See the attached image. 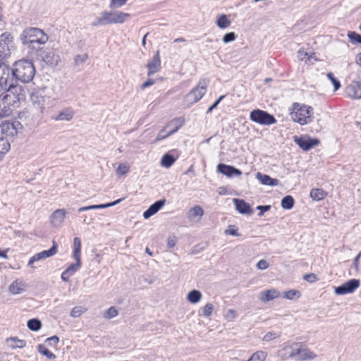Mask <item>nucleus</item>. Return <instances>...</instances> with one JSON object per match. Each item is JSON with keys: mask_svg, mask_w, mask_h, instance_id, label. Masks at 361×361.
<instances>
[{"mask_svg": "<svg viewBox=\"0 0 361 361\" xmlns=\"http://www.w3.org/2000/svg\"><path fill=\"white\" fill-rule=\"evenodd\" d=\"M207 85L208 82L206 80H200L197 85L186 94L185 101L192 104L200 100L207 92Z\"/></svg>", "mask_w": 361, "mask_h": 361, "instance_id": "0eeeda50", "label": "nucleus"}, {"mask_svg": "<svg viewBox=\"0 0 361 361\" xmlns=\"http://www.w3.org/2000/svg\"><path fill=\"white\" fill-rule=\"evenodd\" d=\"M11 145L8 138H0V156L6 154L10 149Z\"/></svg>", "mask_w": 361, "mask_h": 361, "instance_id": "c9c22d12", "label": "nucleus"}, {"mask_svg": "<svg viewBox=\"0 0 361 361\" xmlns=\"http://www.w3.org/2000/svg\"><path fill=\"white\" fill-rule=\"evenodd\" d=\"M360 285V280L353 279L345 282L342 285L336 287L334 293L338 295L353 293Z\"/></svg>", "mask_w": 361, "mask_h": 361, "instance_id": "f8f14e48", "label": "nucleus"}, {"mask_svg": "<svg viewBox=\"0 0 361 361\" xmlns=\"http://www.w3.org/2000/svg\"><path fill=\"white\" fill-rule=\"evenodd\" d=\"M177 243V238L175 235L169 236L167 239V246L172 248L176 246Z\"/></svg>", "mask_w": 361, "mask_h": 361, "instance_id": "bf43d9fd", "label": "nucleus"}, {"mask_svg": "<svg viewBox=\"0 0 361 361\" xmlns=\"http://www.w3.org/2000/svg\"><path fill=\"white\" fill-rule=\"evenodd\" d=\"M166 200L162 199L159 200L158 201H156L154 203H153L152 205L149 207V208L144 212L143 213V217L145 219H149L152 216L154 215L156 213H157L165 204Z\"/></svg>", "mask_w": 361, "mask_h": 361, "instance_id": "aec40b11", "label": "nucleus"}, {"mask_svg": "<svg viewBox=\"0 0 361 361\" xmlns=\"http://www.w3.org/2000/svg\"><path fill=\"white\" fill-rule=\"evenodd\" d=\"M225 317L228 320H233L236 317L235 311L233 310H228L225 314Z\"/></svg>", "mask_w": 361, "mask_h": 361, "instance_id": "680f3d73", "label": "nucleus"}, {"mask_svg": "<svg viewBox=\"0 0 361 361\" xmlns=\"http://www.w3.org/2000/svg\"><path fill=\"white\" fill-rule=\"evenodd\" d=\"M269 266V263L265 259H260L257 264V269L260 270H264L267 269Z\"/></svg>", "mask_w": 361, "mask_h": 361, "instance_id": "4d7b16f0", "label": "nucleus"}, {"mask_svg": "<svg viewBox=\"0 0 361 361\" xmlns=\"http://www.w3.org/2000/svg\"><path fill=\"white\" fill-rule=\"evenodd\" d=\"M7 96L4 97L3 98H0V116L1 117H6L8 116L12 111L8 105L7 101Z\"/></svg>", "mask_w": 361, "mask_h": 361, "instance_id": "c85d7f7f", "label": "nucleus"}, {"mask_svg": "<svg viewBox=\"0 0 361 361\" xmlns=\"http://www.w3.org/2000/svg\"><path fill=\"white\" fill-rule=\"evenodd\" d=\"M348 36L352 43L361 44V35L355 32H349Z\"/></svg>", "mask_w": 361, "mask_h": 361, "instance_id": "a18cd8bd", "label": "nucleus"}, {"mask_svg": "<svg viewBox=\"0 0 361 361\" xmlns=\"http://www.w3.org/2000/svg\"><path fill=\"white\" fill-rule=\"evenodd\" d=\"M147 75L151 76L161 70V58L159 51L157 50L152 59L147 64Z\"/></svg>", "mask_w": 361, "mask_h": 361, "instance_id": "dca6fc26", "label": "nucleus"}, {"mask_svg": "<svg viewBox=\"0 0 361 361\" xmlns=\"http://www.w3.org/2000/svg\"><path fill=\"white\" fill-rule=\"evenodd\" d=\"M316 357L317 355L314 352L310 349L302 348L301 345L296 359L300 361H304L307 360H313L316 358Z\"/></svg>", "mask_w": 361, "mask_h": 361, "instance_id": "a878e982", "label": "nucleus"}, {"mask_svg": "<svg viewBox=\"0 0 361 361\" xmlns=\"http://www.w3.org/2000/svg\"><path fill=\"white\" fill-rule=\"evenodd\" d=\"M312 111L313 109L311 106L294 103L293 111L290 113L291 118L300 125L310 123L312 121L311 116Z\"/></svg>", "mask_w": 361, "mask_h": 361, "instance_id": "7ed1b4c3", "label": "nucleus"}, {"mask_svg": "<svg viewBox=\"0 0 361 361\" xmlns=\"http://www.w3.org/2000/svg\"><path fill=\"white\" fill-rule=\"evenodd\" d=\"M225 233L226 235H231L233 236H239L240 235V234L238 232V229L233 225H230L228 226V229H226L225 231Z\"/></svg>", "mask_w": 361, "mask_h": 361, "instance_id": "5fc2aeb1", "label": "nucleus"}, {"mask_svg": "<svg viewBox=\"0 0 361 361\" xmlns=\"http://www.w3.org/2000/svg\"><path fill=\"white\" fill-rule=\"evenodd\" d=\"M278 336H279V335H277L275 333L268 332V333H267L264 335V336L263 338V341H270L277 338Z\"/></svg>", "mask_w": 361, "mask_h": 361, "instance_id": "052dcab7", "label": "nucleus"}, {"mask_svg": "<svg viewBox=\"0 0 361 361\" xmlns=\"http://www.w3.org/2000/svg\"><path fill=\"white\" fill-rule=\"evenodd\" d=\"M49 39L48 35L38 27H29L23 30L20 40L23 46L32 51H38Z\"/></svg>", "mask_w": 361, "mask_h": 361, "instance_id": "f257e3e1", "label": "nucleus"}, {"mask_svg": "<svg viewBox=\"0 0 361 361\" xmlns=\"http://www.w3.org/2000/svg\"><path fill=\"white\" fill-rule=\"evenodd\" d=\"M37 58L46 64L56 66L60 61V56L53 49H46L39 51Z\"/></svg>", "mask_w": 361, "mask_h": 361, "instance_id": "9d476101", "label": "nucleus"}, {"mask_svg": "<svg viewBox=\"0 0 361 361\" xmlns=\"http://www.w3.org/2000/svg\"><path fill=\"white\" fill-rule=\"evenodd\" d=\"M13 73V68H9L5 63L0 65V86L4 90L10 92L18 87L14 83Z\"/></svg>", "mask_w": 361, "mask_h": 361, "instance_id": "39448f33", "label": "nucleus"}, {"mask_svg": "<svg viewBox=\"0 0 361 361\" xmlns=\"http://www.w3.org/2000/svg\"><path fill=\"white\" fill-rule=\"evenodd\" d=\"M250 118L253 122L264 126H270L277 122L273 115L261 109H255L252 111L250 112Z\"/></svg>", "mask_w": 361, "mask_h": 361, "instance_id": "6e6552de", "label": "nucleus"}, {"mask_svg": "<svg viewBox=\"0 0 361 361\" xmlns=\"http://www.w3.org/2000/svg\"><path fill=\"white\" fill-rule=\"evenodd\" d=\"M233 202L235 206L236 210L242 214H249L252 213L250 206L243 200L233 199Z\"/></svg>", "mask_w": 361, "mask_h": 361, "instance_id": "412c9836", "label": "nucleus"}, {"mask_svg": "<svg viewBox=\"0 0 361 361\" xmlns=\"http://www.w3.org/2000/svg\"><path fill=\"white\" fill-rule=\"evenodd\" d=\"M124 199H125V197H122V198H120V199H118L114 202H112L97 204V209H105V208L115 206V205L118 204V203H120L121 201H123Z\"/></svg>", "mask_w": 361, "mask_h": 361, "instance_id": "8fccbe9b", "label": "nucleus"}, {"mask_svg": "<svg viewBox=\"0 0 361 361\" xmlns=\"http://www.w3.org/2000/svg\"><path fill=\"white\" fill-rule=\"evenodd\" d=\"M294 142L303 150L308 151L314 147L318 145L319 141L317 139L310 137H294Z\"/></svg>", "mask_w": 361, "mask_h": 361, "instance_id": "2eb2a0df", "label": "nucleus"}, {"mask_svg": "<svg viewBox=\"0 0 361 361\" xmlns=\"http://www.w3.org/2000/svg\"><path fill=\"white\" fill-rule=\"evenodd\" d=\"M348 95L353 99H361V82L352 81L346 88Z\"/></svg>", "mask_w": 361, "mask_h": 361, "instance_id": "6ab92c4d", "label": "nucleus"}, {"mask_svg": "<svg viewBox=\"0 0 361 361\" xmlns=\"http://www.w3.org/2000/svg\"><path fill=\"white\" fill-rule=\"evenodd\" d=\"M295 204L294 198L290 195L285 196L281 202L282 208L285 209H290L293 207Z\"/></svg>", "mask_w": 361, "mask_h": 361, "instance_id": "f704fd0d", "label": "nucleus"}, {"mask_svg": "<svg viewBox=\"0 0 361 361\" xmlns=\"http://www.w3.org/2000/svg\"><path fill=\"white\" fill-rule=\"evenodd\" d=\"M214 311V305L212 303H207L202 307V315L205 317H209L212 314Z\"/></svg>", "mask_w": 361, "mask_h": 361, "instance_id": "37998d69", "label": "nucleus"}, {"mask_svg": "<svg viewBox=\"0 0 361 361\" xmlns=\"http://www.w3.org/2000/svg\"><path fill=\"white\" fill-rule=\"evenodd\" d=\"M46 341L48 342L50 345L53 343L54 345H56L59 342V338L56 336H53L48 338Z\"/></svg>", "mask_w": 361, "mask_h": 361, "instance_id": "69168bd1", "label": "nucleus"}, {"mask_svg": "<svg viewBox=\"0 0 361 361\" xmlns=\"http://www.w3.org/2000/svg\"><path fill=\"white\" fill-rule=\"evenodd\" d=\"M25 285L22 281H14L8 288V290L13 295H17L25 290Z\"/></svg>", "mask_w": 361, "mask_h": 361, "instance_id": "cd10ccee", "label": "nucleus"}, {"mask_svg": "<svg viewBox=\"0 0 361 361\" xmlns=\"http://www.w3.org/2000/svg\"><path fill=\"white\" fill-rule=\"evenodd\" d=\"M27 326L29 329L37 331L42 327V323L38 319H31L27 321Z\"/></svg>", "mask_w": 361, "mask_h": 361, "instance_id": "4c0bfd02", "label": "nucleus"}, {"mask_svg": "<svg viewBox=\"0 0 361 361\" xmlns=\"http://www.w3.org/2000/svg\"><path fill=\"white\" fill-rule=\"evenodd\" d=\"M12 36L10 33L4 32L0 35V50L8 53L9 44L12 42Z\"/></svg>", "mask_w": 361, "mask_h": 361, "instance_id": "bb28decb", "label": "nucleus"}, {"mask_svg": "<svg viewBox=\"0 0 361 361\" xmlns=\"http://www.w3.org/2000/svg\"><path fill=\"white\" fill-rule=\"evenodd\" d=\"M81 240L78 237L73 238V257L76 261V263L71 264L66 270L65 274L67 276L73 275L81 267Z\"/></svg>", "mask_w": 361, "mask_h": 361, "instance_id": "423d86ee", "label": "nucleus"}, {"mask_svg": "<svg viewBox=\"0 0 361 361\" xmlns=\"http://www.w3.org/2000/svg\"><path fill=\"white\" fill-rule=\"evenodd\" d=\"M217 171L228 178H232L235 176H240L242 174L241 171L238 169L225 164H219Z\"/></svg>", "mask_w": 361, "mask_h": 361, "instance_id": "f3484780", "label": "nucleus"}, {"mask_svg": "<svg viewBox=\"0 0 361 361\" xmlns=\"http://www.w3.org/2000/svg\"><path fill=\"white\" fill-rule=\"evenodd\" d=\"M154 83H155V81L153 79H148L141 85L140 87L142 90H144L147 87H149L153 85Z\"/></svg>", "mask_w": 361, "mask_h": 361, "instance_id": "0e129e2a", "label": "nucleus"}, {"mask_svg": "<svg viewBox=\"0 0 361 361\" xmlns=\"http://www.w3.org/2000/svg\"><path fill=\"white\" fill-rule=\"evenodd\" d=\"M310 195L312 200L320 201L327 196V192L322 188H313L311 190Z\"/></svg>", "mask_w": 361, "mask_h": 361, "instance_id": "c756f323", "label": "nucleus"}, {"mask_svg": "<svg viewBox=\"0 0 361 361\" xmlns=\"http://www.w3.org/2000/svg\"><path fill=\"white\" fill-rule=\"evenodd\" d=\"M74 116L73 110L70 108H66L61 110L56 116L53 117V119L55 121H70Z\"/></svg>", "mask_w": 361, "mask_h": 361, "instance_id": "393cba45", "label": "nucleus"}, {"mask_svg": "<svg viewBox=\"0 0 361 361\" xmlns=\"http://www.w3.org/2000/svg\"><path fill=\"white\" fill-rule=\"evenodd\" d=\"M88 59V55L87 54L77 55L75 57V63L77 66L84 63Z\"/></svg>", "mask_w": 361, "mask_h": 361, "instance_id": "3c124183", "label": "nucleus"}, {"mask_svg": "<svg viewBox=\"0 0 361 361\" xmlns=\"http://www.w3.org/2000/svg\"><path fill=\"white\" fill-rule=\"evenodd\" d=\"M46 87H42L39 90L33 91L30 94V101L32 105L39 111L40 113H43L45 109V105L49 97L44 94V92Z\"/></svg>", "mask_w": 361, "mask_h": 361, "instance_id": "1a4fd4ad", "label": "nucleus"}, {"mask_svg": "<svg viewBox=\"0 0 361 361\" xmlns=\"http://www.w3.org/2000/svg\"><path fill=\"white\" fill-rule=\"evenodd\" d=\"M204 215V210L200 206H195L188 212V218L194 220L195 217H202Z\"/></svg>", "mask_w": 361, "mask_h": 361, "instance_id": "473e14b6", "label": "nucleus"}, {"mask_svg": "<svg viewBox=\"0 0 361 361\" xmlns=\"http://www.w3.org/2000/svg\"><path fill=\"white\" fill-rule=\"evenodd\" d=\"M128 0H111L110 7L112 8H118L126 4Z\"/></svg>", "mask_w": 361, "mask_h": 361, "instance_id": "864d4df0", "label": "nucleus"}, {"mask_svg": "<svg viewBox=\"0 0 361 361\" xmlns=\"http://www.w3.org/2000/svg\"><path fill=\"white\" fill-rule=\"evenodd\" d=\"M279 297H280V292L276 288H272L262 292L260 293L259 299L262 302H267L278 298Z\"/></svg>", "mask_w": 361, "mask_h": 361, "instance_id": "5701e85b", "label": "nucleus"}, {"mask_svg": "<svg viewBox=\"0 0 361 361\" xmlns=\"http://www.w3.org/2000/svg\"><path fill=\"white\" fill-rule=\"evenodd\" d=\"M303 279L310 283H315L316 281H318V278H317V275L314 273L305 274L303 276Z\"/></svg>", "mask_w": 361, "mask_h": 361, "instance_id": "603ef678", "label": "nucleus"}, {"mask_svg": "<svg viewBox=\"0 0 361 361\" xmlns=\"http://www.w3.org/2000/svg\"><path fill=\"white\" fill-rule=\"evenodd\" d=\"M14 83L20 81L23 83L30 82L35 75V68L33 63L28 59H21L16 61L13 67Z\"/></svg>", "mask_w": 361, "mask_h": 361, "instance_id": "f03ea898", "label": "nucleus"}, {"mask_svg": "<svg viewBox=\"0 0 361 361\" xmlns=\"http://www.w3.org/2000/svg\"><path fill=\"white\" fill-rule=\"evenodd\" d=\"M57 244L55 241L53 242V245L48 250H44L34 255L29 260L28 265L32 266L35 262L44 259L51 256H54L57 252Z\"/></svg>", "mask_w": 361, "mask_h": 361, "instance_id": "4468645a", "label": "nucleus"}, {"mask_svg": "<svg viewBox=\"0 0 361 361\" xmlns=\"http://www.w3.org/2000/svg\"><path fill=\"white\" fill-rule=\"evenodd\" d=\"M20 126H21L20 123L16 121L14 122L5 121L2 123L1 125V131L5 136L4 138L8 137H13L17 135L18 128Z\"/></svg>", "mask_w": 361, "mask_h": 361, "instance_id": "ddd939ff", "label": "nucleus"}, {"mask_svg": "<svg viewBox=\"0 0 361 361\" xmlns=\"http://www.w3.org/2000/svg\"><path fill=\"white\" fill-rule=\"evenodd\" d=\"M301 296V293L297 290H289L283 293V298L288 300L298 299Z\"/></svg>", "mask_w": 361, "mask_h": 361, "instance_id": "e433bc0d", "label": "nucleus"}, {"mask_svg": "<svg viewBox=\"0 0 361 361\" xmlns=\"http://www.w3.org/2000/svg\"><path fill=\"white\" fill-rule=\"evenodd\" d=\"M175 161L176 158L173 155L167 153L162 157L161 165L165 168H169L175 163Z\"/></svg>", "mask_w": 361, "mask_h": 361, "instance_id": "72a5a7b5", "label": "nucleus"}, {"mask_svg": "<svg viewBox=\"0 0 361 361\" xmlns=\"http://www.w3.org/2000/svg\"><path fill=\"white\" fill-rule=\"evenodd\" d=\"M300 345V343H286L283 347L279 350L278 356L282 360H287L289 357L296 358Z\"/></svg>", "mask_w": 361, "mask_h": 361, "instance_id": "9b49d317", "label": "nucleus"}, {"mask_svg": "<svg viewBox=\"0 0 361 361\" xmlns=\"http://www.w3.org/2000/svg\"><path fill=\"white\" fill-rule=\"evenodd\" d=\"M267 353L264 351L259 350L253 353L249 358L251 361H264Z\"/></svg>", "mask_w": 361, "mask_h": 361, "instance_id": "ea45409f", "label": "nucleus"}, {"mask_svg": "<svg viewBox=\"0 0 361 361\" xmlns=\"http://www.w3.org/2000/svg\"><path fill=\"white\" fill-rule=\"evenodd\" d=\"M236 37L237 35H235V33L233 32H231L225 34L224 36L223 37L222 40L225 44H227L233 42L236 39Z\"/></svg>", "mask_w": 361, "mask_h": 361, "instance_id": "de8ad7c7", "label": "nucleus"}, {"mask_svg": "<svg viewBox=\"0 0 361 361\" xmlns=\"http://www.w3.org/2000/svg\"><path fill=\"white\" fill-rule=\"evenodd\" d=\"M66 215V212L64 209H58L55 210L50 216V221L53 226L59 228L61 227Z\"/></svg>", "mask_w": 361, "mask_h": 361, "instance_id": "a211bd4d", "label": "nucleus"}, {"mask_svg": "<svg viewBox=\"0 0 361 361\" xmlns=\"http://www.w3.org/2000/svg\"><path fill=\"white\" fill-rule=\"evenodd\" d=\"M256 178L263 185L276 186L279 183V180L276 178H272L267 174H263L260 172L256 173Z\"/></svg>", "mask_w": 361, "mask_h": 361, "instance_id": "b1692460", "label": "nucleus"}, {"mask_svg": "<svg viewBox=\"0 0 361 361\" xmlns=\"http://www.w3.org/2000/svg\"><path fill=\"white\" fill-rule=\"evenodd\" d=\"M327 78L331 80L334 85V91L338 90L341 87L340 81L334 77L333 73H328L326 74Z\"/></svg>", "mask_w": 361, "mask_h": 361, "instance_id": "c03bdc74", "label": "nucleus"}, {"mask_svg": "<svg viewBox=\"0 0 361 361\" xmlns=\"http://www.w3.org/2000/svg\"><path fill=\"white\" fill-rule=\"evenodd\" d=\"M130 171V166L127 164H120L116 170V175L121 176L128 173Z\"/></svg>", "mask_w": 361, "mask_h": 361, "instance_id": "a19ab883", "label": "nucleus"}, {"mask_svg": "<svg viewBox=\"0 0 361 361\" xmlns=\"http://www.w3.org/2000/svg\"><path fill=\"white\" fill-rule=\"evenodd\" d=\"M271 209L270 205H259L257 207V209L259 211L258 216H263L264 213L269 211Z\"/></svg>", "mask_w": 361, "mask_h": 361, "instance_id": "6e6d98bb", "label": "nucleus"}, {"mask_svg": "<svg viewBox=\"0 0 361 361\" xmlns=\"http://www.w3.org/2000/svg\"><path fill=\"white\" fill-rule=\"evenodd\" d=\"M11 339L16 342V345L14 346V348H23L26 345V342L24 340H20V339H17L16 338H13Z\"/></svg>", "mask_w": 361, "mask_h": 361, "instance_id": "e2e57ef3", "label": "nucleus"}, {"mask_svg": "<svg viewBox=\"0 0 361 361\" xmlns=\"http://www.w3.org/2000/svg\"><path fill=\"white\" fill-rule=\"evenodd\" d=\"M118 314V310L116 309L115 307H110L108 310L105 311L104 313V317L106 319H112L115 317H116Z\"/></svg>", "mask_w": 361, "mask_h": 361, "instance_id": "79ce46f5", "label": "nucleus"}, {"mask_svg": "<svg viewBox=\"0 0 361 361\" xmlns=\"http://www.w3.org/2000/svg\"><path fill=\"white\" fill-rule=\"evenodd\" d=\"M361 257V251L357 254V255L355 257L353 260V265L355 269L357 271L359 267V260Z\"/></svg>", "mask_w": 361, "mask_h": 361, "instance_id": "338daca9", "label": "nucleus"}, {"mask_svg": "<svg viewBox=\"0 0 361 361\" xmlns=\"http://www.w3.org/2000/svg\"><path fill=\"white\" fill-rule=\"evenodd\" d=\"M355 61L361 67V51L357 55Z\"/></svg>", "mask_w": 361, "mask_h": 361, "instance_id": "774afa93", "label": "nucleus"}, {"mask_svg": "<svg viewBox=\"0 0 361 361\" xmlns=\"http://www.w3.org/2000/svg\"><path fill=\"white\" fill-rule=\"evenodd\" d=\"M167 128H163L157 135V137L155 138L154 140V142H158L161 140H163L166 138H167L168 137H169L170 135H171V134H169V131L166 133V130Z\"/></svg>", "mask_w": 361, "mask_h": 361, "instance_id": "49530a36", "label": "nucleus"}, {"mask_svg": "<svg viewBox=\"0 0 361 361\" xmlns=\"http://www.w3.org/2000/svg\"><path fill=\"white\" fill-rule=\"evenodd\" d=\"M202 295L198 290H192L187 295V300L192 304H196L200 301Z\"/></svg>", "mask_w": 361, "mask_h": 361, "instance_id": "7c9ffc66", "label": "nucleus"}, {"mask_svg": "<svg viewBox=\"0 0 361 361\" xmlns=\"http://www.w3.org/2000/svg\"><path fill=\"white\" fill-rule=\"evenodd\" d=\"M85 312V308L80 306H76L73 307L71 312V316L72 317H78Z\"/></svg>", "mask_w": 361, "mask_h": 361, "instance_id": "09e8293b", "label": "nucleus"}, {"mask_svg": "<svg viewBox=\"0 0 361 361\" xmlns=\"http://www.w3.org/2000/svg\"><path fill=\"white\" fill-rule=\"evenodd\" d=\"M37 350L40 354L46 356L49 360H54L56 358V355L42 344L38 345Z\"/></svg>", "mask_w": 361, "mask_h": 361, "instance_id": "58836bf2", "label": "nucleus"}, {"mask_svg": "<svg viewBox=\"0 0 361 361\" xmlns=\"http://www.w3.org/2000/svg\"><path fill=\"white\" fill-rule=\"evenodd\" d=\"M225 97V95H221V97H219V99L212 105L210 106L207 111V114H210L212 113V111H213V109H214L215 108H216V106L219 105V104L221 102V101Z\"/></svg>", "mask_w": 361, "mask_h": 361, "instance_id": "13d9d810", "label": "nucleus"}, {"mask_svg": "<svg viewBox=\"0 0 361 361\" xmlns=\"http://www.w3.org/2000/svg\"><path fill=\"white\" fill-rule=\"evenodd\" d=\"M231 20L226 14H221L217 17L216 25L221 29H226L231 25Z\"/></svg>", "mask_w": 361, "mask_h": 361, "instance_id": "2f4dec72", "label": "nucleus"}, {"mask_svg": "<svg viewBox=\"0 0 361 361\" xmlns=\"http://www.w3.org/2000/svg\"><path fill=\"white\" fill-rule=\"evenodd\" d=\"M184 124L185 118L183 117H178L175 118L169 122L166 128H171L169 134L173 135L176 133Z\"/></svg>", "mask_w": 361, "mask_h": 361, "instance_id": "4be33fe9", "label": "nucleus"}, {"mask_svg": "<svg viewBox=\"0 0 361 361\" xmlns=\"http://www.w3.org/2000/svg\"><path fill=\"white\" fill-rule=\"evenodd\" d=\"M130 17L129 13H123L121 11L102 13V16L98 18L95 22L93 23L94 26L104 25L108 24L123 23L127 18Z\"/></svg>", "mask_w": 361, "mask_h": 361, "instance_id": "20e7f679", "label": "nucleus"}]
</instances>
